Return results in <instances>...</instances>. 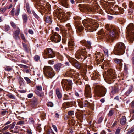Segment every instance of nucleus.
Segmentation results:
<instances>
[{
    "instance_id": "obj_1",
    "label": "nucleus",
    "mask_w": 134,
    "mask_h": 134,
    "mask_svg": "<svg viewBox=\"0 0 134 134\" xmlns=\"http://www.w3.org/2000/svg\"><path fill=\"white\" fill-rule=\"evenodd\" d=\"M105 28L107 30L106 33L104 32L103 29L100 30L98 32V39L101 40L106 39L109 41L110 39L111 40L113 37H116L118 35V30L111 25H106Z\"/></svg>"
},
{
    "instance_id": "obj_2",
    "label": "nucleus",
    "mask_w": 134,
    "mask_h": 134,
    "mask_svg": "<svg viewBox=\"0 0 134 134\" xmlns=\"http://www.w3.org/2000/svg\"><path fill=\"white\" fill-rule=\"evenodd\" d=\"M82 22L86 30L88 31H95L99 26L98 24L91 18H86Z\"/></svg>"
},
{
    "instance_id": "obj_3",
    "label": "nucleus",
    "mask_w": 134,
    "mask_h": 134,
    "mask_svg": "<svg viewBox=\"0 0 134 134\" xmlns=\"http://www.w3.org/2000/svg\"><path fill=\"white\" fill-rule=\"evenodd\" d=\"M125 46L123 43L119 42L117 43L114 47V54L118 55H123L125 52Z\"/></svg>"
},
{
    "instance_id": "obj_4",
    "label": "nucleus",
    "mask_w": 134,
    "mask_h": 134,
    "mask_svg": "<svg viewBox=\"0 0 134 134\" xmlns=\"http://www.w3.org/2000/svg\"><path fill=\"white\" fill-rule=\"evenodd\" d=\"M87 52L85 48L79 49L76 52L75 57L77 59L81 62H83L87 57Z\"/></svg>"
},
{
    "instance_id": "obj_5",
    "label": "nucleus",
    "mask_w": 134,
    "mask_h": 134,
    "mask_svg": "<svg viewBox=\"0 0 134 134\" xmlns=\"http://www.w3.org/2000/svg\"><path fill=\"white\" fill-rule=\"evenodd\" d=\"M73 18L75 20L74 25L77 32L82 33L84 29V27L81 25V23L80 21L81 19V18L79 16H75Z\"/></svg>"
},
{
    "instance_id": "obj_6",
    "label": "nucleus",
    "mask_w": 134,
    "mask_h": 134,
    "mask_svg": "<svg viewBox=\"0 0 134 134\" xmlns=\"http://www.w3.org/2000/svg\"><path fill=\"white\" fill-rule=\"evenodd\" d=\"M106 89L104 87L98 85L94 87V92L97 96L102 97L104 96L106 93Z\"/></svg>"
},
{
    "instance_id": "obj_7",
    "label": "nucleus",
    "mask_w": 134,
    "mask_h": 134,
    "mask_svg": "<svg viewBox=\"0 0 134 134\" xmlns=\"http://www.w3.org/2000/svg\"><path fill=\"white\" fill-rule=\"evenodd\" d=\"M72 81L71 80L63 79L61 82V84L64 90L67 91L72 89Z\"/></svg>"
},
{
    "instance_id": "obj_8",
    "label": "nucleus",
    "mask_w": 134,
    "mask_h": 134,
    "mask_svg": "<svg viewBox=\"0 0 134 134\" xmlns=\"http://www.w3.org/2000/svg\"><path fill=\"white\" fill-rule=\"evenodd\" d=\"M69 62L72 65L76 68L78 69L81 71V72L84 70L83 68H85L84 67V65H83L81 63H80L74 58H70L69 59Z\"/></svg>"
},
{
    "instance_id": "obj_9",
    "label": "nucleus",
    "mask_w": 134,
    "mask_h": 134,
    "mask_svg": "<svg viewBox=\"0 0 134 134\" xmlns=\"http://www.w3.org/2000/svg\"><path fill=\"white\" fill-rule=\"evenodd\" d=\"M43 70L44 74L47 77L52 78L55 75L54 71L53 68L50 66H45Z\"/></svg>"
},
{
    "instance_id": "obj_10",
    "label": "nucleus",
    "mask_w": 134,
    "mask_h": 134,
    "mask_svg": "<svg viewBox=\"0 0 134 134\" xmlns=\"http://www.w3.org/2000/svg\"><path fill=\"white\" fill-rule=\"evenodd\" d=\"M114 10L108 9L106 10V12L108 14H110L112 13L114 14H123L124 12L123 8L119 7L118 5H116L115 6L114 8Z\"/></svg>"
},
{
    "instance_id": "obj_11",
    "label": "nucleus",
    "mask_w": 134,
    "mask_h": 134,
    "mask_svg": "<svg viewBox=\"0 0 134 134\" xmlns=\"http://www.w3.org/2000/svg\"><path fill=\"white\" fill-rule=\"evenodd\" d=\"M42 55L44 59H47L54 58L55 56V54L53 49L50 48L44 50Z\"/></svg>"
},
{
    "instance_id": "obj_12",
    "label": "nucleus",
    "mask_w": 134,
    "mask_h": 134,
    "mask_svg": "<svg viewBox=\"0 0 134 134\" xmlns=\"http://www.w3.org/2000/svg\"><path fill=\"white\" fill-rule=\"evenodd\" d=\"M108 80L109 81V84L112 83L115 81L114 76L115 75V70L113 69H110L108 71Z\"/></svg>"
},
{
    "instance_id": "obj_13",
    "label": "nucleus",
    "mask_w": 134,
    "mask_h": 134,
    "mask_svg": "<svg viewBox=\"0 0 134 134\" xmlns=\"http://www.w3.org/2000/svg\"><path fill=\"white\" fill-rule=\"evenodd\" d=\"M52 41L56 43L59 42L61 40L60 36L57 32H53L50 38Z\"/></svg>"
},
{
    "instance_id": "obj_14",
    "label": "nucleus",
    "mask_w": 134,
    "mask_h": 134,
    "mask_svg": "<svg viewBox=\"0 0 134 134\" xmlns=\"http://www.w3.org/2000/svg\"><path fill=\"white\" fill-rule=\"evenodd\" d=\"M79 6L80 10L82 11H85L88 12H96L97 9H93L85 4H79Z\"/></svg>"
},
{
    "instance_id": "obj_15",
    "label": "nucleus",
    "mask_w": 134,
    "mask_h": 134,
    "mask_svg": "<svg viewBox=\"0 0 134 134\" xmlns=\"http://www.w3.org/2000/svg\"><path fill=\"white\" fill-rule=\"evenodd\" d=\"M79 107L81 108L84 107H88L89 105V102L88 101L85 100H84L83 99L77 100Z\"/></svg>"
},
{
    "instance_id": "obj_16",
    "label": "nucleus",
    "mask_w": 134,
    "mask_h": 134,
    "mask_svg": "<svg viewBox=\"0 0 134 134\" xmlns=\"http://www.w3.org/2000/svg\"><path fill=\"white\" fill-rule=\"evenodd\" d=\"M91 90V88L89 85H86L84 95L86 98H90L92 97Z\"/></svg>"
},
{
    "instance_id": "obj_17",
    "label": "nucleus",
    "mask_w": 134,
    "mask_h": 134,
    "mask_svg": "<svg viewBox=\"0 0 134 134\" xmlns=\"http://www.w3.org/2000/svg\"><path fill=\"white\" fill-rule=\"evenodd\" d=\"M81 42L82 45L85 46L87 49L92 50V47L91 46L92 43L90 41L83 40L81 41Z\"/></svg>"
},
{
    "instance_id": "obj_18",
    "label": "nucleus",
    "mask_w": 134,
    "mask_h": 134,
    "mask_svg": "<svg viewBox=\"0 0 134 134\" xmlns=\"http://www.w3.org/2000/svg\"><path fill=\"white\" fill-rule=\"evenodd\" d=\"M114 61L115 63L118 64L117 66L119 68V70L120 71L122 68V60L121 59L115 58L114 59Z\"/></svg>"
},
{
    "instance_id": "obj_19",
    "label": "nucleus",
    "mask_w": 134,
    "mask_h": 134,
    "mask_svg": "<svg viewBox=\"0 0 134 134\" xmlns=\"http://www.w3.org/2000/svg\"><path fill=\"white\" fill-rule=\"evenodd\" d=\"M20 33V31L19 29H17L13 33V37L15 40H18L20 39V37L19 36Z\"/></svg>"
},
{
    "instance_id": "obj_20",
    "label": "nucleus",
    "mask_w": 134,
    "mask_h": 134,
    "mask_svg": "<svg viewBox=\"0 0 134 134\" xmlns=\"http://www.w3.org/2000/svg\"><path fill=\"white\" fill-rule=\"evenodd\" d=\"M127 30L129 33L131 35H134V26L132 23L130 24L128 26Z\"/></svg>"
},
{
    "instance_id": "obj_21",
    "label": "nucleus",
    "mask_w": 134,
    "mask_h": 134,
    "mask_svg": "<svg viewBox=\"0 0 134 134\" xmlns=\"http://www.w3.org/2000/svg\"><path fill=\"white\" fill-rule=\"evenodd\" d=\"M68 45L69 49L71 50H72L74 49L75 44L74 40L72 38H70L68 43Z\"/></svg>"
},
{
    "instance_id": "obj_22",
    "label": "nucleus",
    "mask_w": 134,
    "mask_h": 134,
    "mask_svg": "<svg viewBox=\"0 0 134 134\" xmlns=\"http://www.w3.org/2000/svg\"><path fill=\"white\" fill-rule=\"evenodd\" d=\"M18 66L21 68H23V70L24 72L26 73H29L30 72L31 70L29 69V67L21 64H19Z\"/></svg>"
},
{
    "instance_id": "obj_23",
    "label": "nucleus",
    "mask_w": 134,
    "mask_h": 134,
    "mask_svg": "<svg viewBox=\"0 0 134 134\" xmlns=\"http://www.w3.org/2000/svg\"><path fill=\"white\" fill-rule=\"evenodd\" d=\"M63 67V65L60 63H57L54 65V69L57 72H58L60 69Z\"/></svg>"
},
{
    "instance_id": "obj_24",
    "label": "nucleus",
    "mask_w": 134,
    "mask_h": 134,
    "mask_svg": "<svg viewBox=\"0 0 134 134\" xmlns=\"http://www.w3.org/2000/svg\"><path fill=\"white\" fill-rule=\"evenodd\" d=\"M72 93H70L68 94H64L63 98V100H66L70 99H72L73 98L72 95Z\"/></svg>"
},
{
    "instance_id": "obj_25",
    "label": "nucleus",
    "mask_w": 134,
    "mask_h": 134,
    "mask_svg": "<svg viewBox=\"0 0 134 134\" xmlns=\"http://www.w3.org/2000/svg\"><path fill=\"white\" fill-rule=\"evenodd\" d=\"M76 72L75 70L72 69H70L67 71L66 74L69 77L73 78L74 77V73Z\"/></svg>"
},
{
    "instance_id": "obj_26",
    "label": "nucleus",
    "mask_w": 134,
    "mask_h": 134,
    "mask_svg": "<svg viewBox=\"0 0 134 134\" xmlns=\"http://www.w3.org/2000/svg\"><path fill=\"white\" fill-rule=\"evenodd\" d=\"M45 6H41V9L43 11V14L45 12H49L51 8V6L49 5H44Z\"/></svg>"
},
{
    "instance_id": "obj_27",
    "label": "nucleus",
    "mask_w": 134,
    "mask_h": 134,
    "mask_svg": "<svg viewBox=\"0 0 134 134\" xmlns=\"http://www.w3.org/2000/svg\"><path fill=\"white\" fill-rule=\"evenodd\" d=\"M22 44L24 51L27 53H29L31 52V49L29 47L23 42L22 43Z\"/></svg>"
},
{
    "instance_id": "obj_28",
    "label": "nucleus",
    "mask_w": 134,
    "mask_h": 134,
    "mask_svg": "<svg viewBox=\"0 0 134 134\" xmlns=\"http://www.w3.org/2000/svg\"><path fill=\"white\" fill-rule=\"evenodd\" d=\"M38 102L37 99L34 97L32 100L30 102V105L31 107H33L37 105Z\"/></svg>"
},
{
    "instance_id": "obj_29",
    "label": "nucleus",
    "mask_w": 134,
    "mask_h": 134,
    "mask_svg": "<svg viewBox=\"0 0 134 134\" xmlns=\"http://www.w3.org/2000/svg\"><path fill=\"white\" fill-rule=\"evenodd\" d=\"M90 75L92 79L94 80L97 79L99 77L98 74L94 71L92 72Z\"/></svg>"
},
{
    "instance_id": "obj_30",
    "label": "nucleus",
    "mask_w": 134,
    "mask_h": 134,
    "mask_svg": "<svg viewBox=\"0 0 134 134\" xmlns=\"http://www.w3.org/2000/svg\"><path fill=\"white\" fill-rule=\"evenodd\" d=\"M84 67L85 68H84V69H86L87 70V69H88V71H89V73L90 74L91 73V72H92L94 71V70H93V66L91 65H84Z\"/></svg>"
},
{
    "instance_id": "obj_31",
    "label": "nucleus",
    "mask_w": 134,
    "mask_h": 134,
    "mask_svg": "<svg viewBox=\"0 0 134 134\" xmlns=\"http://www.w3.org/2000/svg\"><path fill=\"white\" fill-rule=\"evenodd\" d=\"M133 86L132 85L130 86L128 89L127 91L124 94V95L127 96H129V94L133 91Z\"/></svg>"
},
{
    "instance_id": "obj_32",
    "label": "nucleus",
    "mask_w": 134,
    "mask_h": 134,
    "mask_svg": "<svg viewBox=\"0 0 134 134\" xmlns=\"http://www.w3.org/2000/svg\"><path fill=\"white\" fill-rule=\"evenodd\" d=\"M25 81L21 77L20 78L19 83L20 85L19 88L22 89L25 86Z\"/></svg>"
},
{
    "instance_id": "obj_33",
    "label": "nucleus",
    "mask_w": 134,
    "mask_h": 134,
    "mask_svg": "<svg viewBox=\"0 0 134 134\" xmlns=\"http://www.w3.org/2000/svg\"><path fill=\"white\" fill-rule=\"evenodd\" d=\"M60 30H61L62 32V35L63 37H66L68 36V33L69 32V34H70V33L71 32H69L67 30H62L60 27ZM70 35V34H69V35Z\"/></svg>"
},
{
    "instance_id": "obj_34",
    "label": "nucleus",
    "mask_w": 134,
    "mask_h": 134,
    "mask_svg": "<svg viewBox=\"0 0 134 134\" xmlns=\"http://www.w3.org/2000/svg\"><path fill=\"white\" fill-rule=\"evenodd\" d=\"M111 92L113 94H115L118 91V87L116 85L114 86L113 87H111Z\"/></svg>"
},
{
    "instance_id": "obj_35",
    "label": "nucleus",
    "mask_w": 134,
    "mask_h": 134,
    "mask_svg": "<svg viewBox=\"0 0 134 134\" xmlns=\"http://www.w3.org/2000/svg\"><path fill=\"white\" fill-rule=\"evenodd\" d=\"M82 74V76L83 79L86 81H88V78L86 75L87 73V70L86 69H84V70L83 71H82L81 72Z\"/></svg>"
},
{
    "instance_id": "obj_36",
    "label": "nucleus",
    "mask_w": 134,
    "mask_h": 134,
    "mask_svg": "<svg viewBox=\"0 0 134 134\" xmlns=\"http://www.w3.org/2000/svg\"><path fill=\"white\" fill-rule=\"evenodd\" d=\"M34 92L40 98H42L44 96V93L36 90H34Z\"/></svg>"
},
{
    "instance_id": "obj_37",
    "label": "nucleus",
    "mask_w": 134,
    "mask_h": 134,
    "mask_svg": "<svg viewBox=\"0 0 134 134\" xmlns=\"http://www.w3.org/2000/svg\"><path fill=\"white\" fill-rule=\"evenodd\" d=\"M44 20L47 23H51L52 22V18L49 16H44Z\"/></svg>"
},
{
    "instance_id": "obj_38",
    "label": "nucleus",
    "mask_w": 134,
    "mask_h": 134,
    "mask_svg": "<svg viewBox=\"0 0 134 134\" xmlns=\"http://www.w3.org/2000/svg\"><path fill=\"white\" fill-rule=\"evenodd\" d=\"M120 123L121 125H124L125 124L126 121V118L125 116H122L120 119Z\"/></svg>"
},
{
    "instance_id": "obj_39",
    "label": "nucleus",
    "mask_w": 134,
    "mask_h": 134,
    "mask_svg": "<svg viewBox=\"0 0 134 134\" xmlns=\"http://www.w3.org/2000/svg\"><path fill=\"white\" fill-rule=\"evenodd\" d=\"M22 16L23 20V23H26L28 20V17L27 15L26 14L24 13L22 14Z\"/></svg>"
},
{
    "instance_id": "obj_40",
    "label": "nucleus",
    "mask_w": 134,
    "mask_h": 134,
    "mask_svg": "<svg viewBox=\"0 0 134 134\" xmlns=\"http://www.w3.org/2000/svg\"><path fill=\"white\" fill-rule=\"evenodd\" d=\"M56 94L59 99L61 98L62 97V94L61 93L60 90L58 88H57L56 90Z\"/></svg>"
},
{
    "instance_id": "obj_41",
    "label": "nucleus",
    "mask_w": 134,
    "mask_h": 134,
    "mask_svg": "<svg viewBox=\"0 0 134 134\" xmlns=\"http://www.w3.org/2000/svg\"><path fill=\"white\" fill-rule=\"evenodd\" d=\"M68 0H62V5L64 7L67 8L68 6V4L67 2Z\"/></svg>"
},
{
    "instance_id": "obj_42",
    "label": "nucleus",
    "mask_w": 134,
    "mask_h": 134,
    "mask_svg": "<svg viewBox=\"0 0 134 134\" xmlns=\"http://www.w3.org/2000/svg\"><path fill=\"white\" fill-rule=\"evenodd\" d=\"M74 82L77 85H81L82 84V82L80 79H75L74 80Z\"/></svg>"
},
{
    "instance_id": "obj_43",
    "label": "nucleus",
    "mask_w": 134,
    "mask_h": 134,
    "mask_svg": "<svg viewBox=\"0 0 134 134\" xmlns=\"http://www.w3.org/2000/svg\"><path fill=\"white\" fill-rule=\"evenodd\" d=\"M75 96L78 97H81L83 94V92L82 91L80 90L78 91V92H75Z\"/></svg>"
},
{
    "instance_id": "obj_44",
    "label": "nucleus",
    "mask_w": 134,
    "mask_h": 134,
    "mask_svg": "<svg viewBox=\"0 0 134 134\" xmlns=\"http://www.w3.org/2000/svg\"><path fill=\"white\" fill-rule=\"evenodd\" d=\"M66 26L67 27V29L68 30V31L69 32H71V33L70 34H73V31L72 30V27H71L70 24H67L66 25Z\"/></svg>"
},
{
    "instance_id": "obj_45",
    "label": "nucleus",
    "mask_w": 134,
    "mask_h": 134,
    "mask_svg": "<svg viewBox=\"0 0 134 134\" xmlns=\"http://www.w3.org/2000/svg\"><path fill=\"white\" fill-rule=\"evenodd\" d=\"M96 59L97 61L99 63H100L101 62H102L103 61V60L102 58L100 55H98L96 56Z\"/></svg>"
},
{
    "instance_id": "obj_46",
    "label": "nucleus",
    "mask_w": 134,
    "mask_h": 134,
    "mask_svg": "<svg viewBox=\"0 0 134 134\" xmlns=\"http://www.w3.org/2000/svg\"><path fill=\"white\" fill-rule=\"evenodd\" d=\"M26 9L29 14H31V12L30 10L29 5L28 3H27L26 4Z\"/></svg>"
},
{
    "instance_id": "obj_47",
    "label": "nucleus",
    "mask_w": 134,
    "mask_h": 134,
    "mask_svg": "<svg viewBox=\"0 0 134 134\" xmlns=\"http://www.w3.org/2000/svg\"><path fill=\"white\" fill-rule=\"evenodd\" d=\"M20 10V4L18 5L16 8V13L15 15L16 16L18 15L19 14Z\"/></svg>"
},
{
    "instance_id": "obj_48",
    "label": "nucleus",
    "mask_w": 134,
    "mask_h": 134,
    "mask_svg": "<svg viewBox=\"0 0 134 134\" xmlns=\"http://www.w3.org/2000/svg\"><path fill=\"white\" fill-rule=\"evenodd\" d=\"M10 27L8 25H5V26L2 27L3 29L4 30L6 31H8L10 29Z\"/></svg>"
},
{
    "instance_id": "obj_49",
    "label": "nucleus",
    "mask_w": 134,
    "mask_h": 134,
    "mask_svg": "<svg viewBox=\"0 0 134 134\" xmlns=\"http://www.w3.org/2000/svg\"><path fill=\"white\" fill-rule=\"evenodd\" d=\"M4 68L5 70L8 71H11L12 69V67L10 66H4Z\"/></svg>"
},
{
    "instance_id": "obj_50",
    "label": "nucleus",
    "mask_w": 134,
    "mask_h": 134,
    "mask_svg": "<svg viewBox=\"0 0 134 134\" xmlns=\"http://www.w3.org/2000/svg\"><path fill=\"white\" fill-rule=\"evenodd\" d=\"M40 57L38 55H35L34 57V60L37 62L40 61Z\"/></svg>"
},
{
    "instance_id": "obj_51",
    "label": "nucleus",
    "mask_w": 134,
    "mask_h": 134,
    "mask_svg": "<svg viewBox=\"0 0 134 134\" xmlns=\"http://www.w3.org/2000/svg\"><path fill=\"white\" fill-rule=\"evenodd\" d=\"M128 131L127 134H130L132 132L134 131V127L133 126L130 128L128 129Z\"/></svg>"
},
{
    "instance_id": "obj_52",
    "label": "nucleus",
    "mask_w": 134,
    "mask_h": 134,
    "mask_svg": "<svg viewBox=\"0 0 134 134\" xmlns=\"http://www.w3.org/2000/svg\"><path fill=\"white\" fill-rule=\"evenodd\" d=\"M8 96L9 98L11 99L15 100L16 99V97L15 95L11 94V93L9 94Z\"/></svg>"
},
{
    "instance_id": "obj_53",
    "label": "nucleus",
    "mask_w": 134,
    "mask_h": 134,
    "mask_svg": "<svg viewBox=\"0 0 134 134\" xmlns=\"http://www.w3.org/2000/svg\"><path fill=\"white\" fill-rule=\"evenodd\" d=\"M32 13L33 14L34 16L38 20H39L40 18V17L36 14L35 12L33 10H31Z\"/></svg>"
},
{
    "instance_id": "obj_54",
    "label": "nucleus",
    "mask_w": 134,
    "mask_h": 134,
    "mask_svg": "<svg viewBox=\"0 0 134 134\" xmlns=\"http://www.w3.org/2000/svg\"><path fill=\"white\" fill-rule=\"evenodd\" d=\"M42 6V5H39L38 7V6L36 7V8L37 10L41 13L42 15H43V11L42 10L41 7Z\"/></svg>"
},
{
    "instance_id": "obj_55",
    "label": "nucleus",
    "mask_w": 134,
    "mask_h": 134,
    "mask_svg": "<svg viewBox=\"0 0 134 134\" xmlns=\"http://www.w3.org/2000/svg\"><path fill=\"white\" fill-rule=\"evenodd\" d=\"M20 36L22 39L25 42H27V41L25 39L24 35L23 33H20Z\"/></svg>"
},
{
    "instance_id": "obj_56",
    "label": "nucleus",
    "mask_w": 134,
    "mask_h": 134,
    "mask_svg": "<svg viewBox=\"0 0 134 134\" xmlns=\"http://www.w3.org/2000/svg\"><path fill=\"white\" fill-rule=\"evenodd\" d=\"M114 113V111L113 109H111L110 110L108 114V116H111L113 115Z\"/></svg>"
},
{
    "instance_id": "obj_57",
    "label": "nucleus",
    "mask_w": 134,
    "mask_h": 134,
    "mask_svg": "<svg viewBox=\"0 0 134 134\" xmlns=\"http://www.w3.org/2000/svg\"><path fill=\"white\" fill-rule=\"evenodd\" d=\"M75 103L74 102H66V105L70 107L72 106Z\"/></svg>"
},
{
    "instance_id": "obj_58",
    "label": "nucleus",
    "mask_w": 134,
    "mask_h": 134,
    "mask_svg": "<svg viewBox=\"0 0 134 134\" xmlns=\"http://www.w3.org/2000/svg\"><path fill=\"white\" fill-rule=\"evenodd\" d=\"M28 122L30 124H34V121L33 118L32 117L29 118L28 120Z\"/></svg>"
},
{
    "instance_id": "obj_59",
    "label": "nucleus",
    "mask_w": 134,
    "mask_h": 134,
    "mask_svg": "<svg viewBox=\"0 0 134 134\" xmlns=\"http://www.w3.org/2000/svg\"><path fill=\"white\" fill-rule=\"evenodd\" d=\"M47 134H55L51 129H47Z\"/></svg>"
},
{
    "instance_id": "obj_60",
    "label": "nucleus",
    "mask_w": 134,
    "mask_h": 134,
    "mask_svg": "<svg viewBox=\"0 0 134 134\" xmlns=\"http://www.w3.org/2000/svg\"><path fill=\"white\" fill-rule=\"evenodd\" d=\"M24 79L26 80L27 83L30 84L31 82V81L27 77H24Z\"/></svg>"
},
{
    "instance_id": "obj_61",
    "label": "nucleus",
    "mask_w": 134,
    "mask_h": 134,
    "mask_svg": "<svg viewBox=\"0 0 134 134\" xmlns=\"http://www.w3.org/2000/svg\"><path fill=\"white\" fill-rule=\"evenodd\" d=\"M36 88L37 89L36 90L41 92L42 90V87L41 86H37L36 87Z\"/></svg>"
},
{
    "instance_id": "obj_62",
    "label": "nucleus",
    "mask_w": 134,
    "mask_h": 134,
    "mask_svg": "<svg viewBox=\"0 0 134 134\" xmlns=\"http://www.w3.org/2000/svg\"><path fill=\"white\" fill-rule=\"evenodd\" d=\"M90 107L91 109L92 110H93L94 109V104L93 103L90 104L89 103V105L88 106V107Z\"/></svg>"
},
{
    "instance_id": "obj_63",
    "label": "nucleus",
    "mask_w": 134,
    "mask_h": 134,
    "mask_svg": "<svg viewBox=\"0 0 134 134\" xmlns=\"http://www.w3.org/2000/svg\"><path fill=\"white\" fill-rule=\"evenodd\" d=\"M16 124V122H13L12 124L9 125V128L10 129H13Z\"/></svg>"
},
{
    "instance_id": "obj_64",
    "label": "nucleus",
    "mask_w": 134,
    "mask_h": 134,
    "mask_svg": "<svg viewBox=\"0 0 134 134\" xmlns=\"http://www.w3.org/2000/svg\"><path fill=\"white\" fill-rule=\"evenodd\" d=\"M130 7V9L128 10V12L131 13H132L134 10V7Z\"/></svg>"
}]
</instances>
